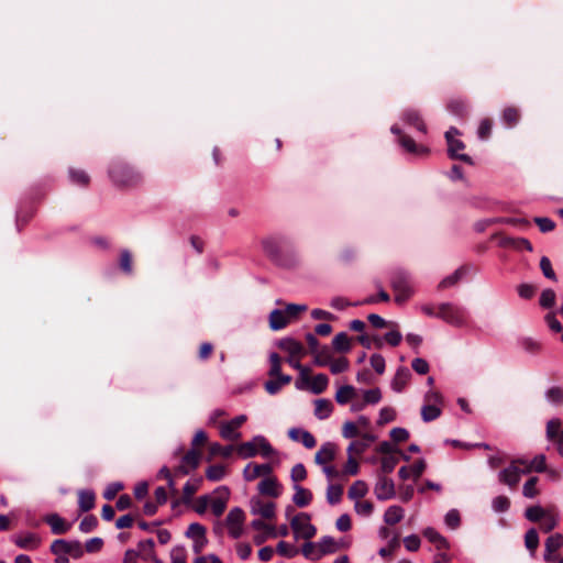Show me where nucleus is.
I'll return each instance as SVG.
<instances>
[{
    "label": "nucleus",
    "instance_id": "nucleus-3",
    "mask_svg": "<svg viewBox=\"0 0 563 563\" xmlns=\"http://www.w3.org/2000/svg\"><path fill=\"white\" fill-rule=\"evenodd\" d=\"M51 552L56 556L55 563H69L70 555L74 559H80L84 555V548L79 540H54L49 548Z\"/></svg>",
    "mask_w": 563,
    "mask_h": 563
},
{
    "label": "nucleus",
    "instance_id": "nucleus-15",
    "mask_svg": "<svg viewBox=\"0 0 563 563\" xmlns=\"http://www.w3.org/2000/svg\"><path fill=\"white\" fill-rule=\"evenodd\" d=\"M275 504L272 501L262 503L260 499L251 500V511L253 515H261L265 519L275 517Z\"/></svg>",
    "mask_w": 563,
    "mask_h": 563
},
{
    "label": "nucleus",
    "instance_id": "nucleus-54",
    "mask_svg": "<svg viewBox=\"0 0 563 563\" xmlns=\"http://www.w3.org/2000/svg\"><path fill=\"white\" fill-rule=\"evenodd\" d=\"M555 292L554 290L548 288V289H544L542 292H541V296H540V299H539V303L542 308L544 309H550L554 306L555 303Z\"/></svg>",
    "mask_w": 563,
    "mask_h": 563
},
{
    "label": "nucleus",
    "instance_id": "nucleus-23",
    "mask_svg": "<svg viewBox=\"0 0 563 563\" xmlns=\"http://www.w3.org/2000/svg\"><path fill=\"white\" fill-rule=\"evenodd\" d=\"M518 462H520V465H522L525 468H528L529 473L532 471L542 473L547 468L544 454L536 455L531 461L526 459H518Z\"/></svg>",
    "mask_w": 563,
    "mask_h": 563
},
{
    "label": "nucleus",
    "instance_id": "nucleus-4",
    "mask_svg": "<svg viewBox=\"0 0 563 563\" xmlns=\"http://www.w3.org/2000/svg\"><path fill=\"white\" fill-rule=\"evenodd\" d=\"M390 286L395 291V300L398 303L407 301L413 294L410 275L401 268L391 272Z\"/></svg>",
    "mask_w": 563,
    "mask_h": 563
},
{
    "label": "nucleus",
    "instance_id": "nucleus-53",
    "mask_svg": "<svg viewBox=\"0 0 563 563\" xmlns=\"http://www.w3.org/2000/svg\"><path fill=\"white\" fill-rule=\"evenodd\" d=\"M464 275L463 268H457L451 275L444 277L440 284L439 288L444 289L454 286Z\"/></svg>",
    "mask_w": 563,
    "mask_h": 563
},
{
    "label": "nucleus",
    "instance_id": "nucleus-31",
    "mask_svg": "<svg viewBox=\"0 0 563 563\" xmlns=\"http://www.w3.org/2000/svg\"><path fill=\"white\" fill-rule=\"evenodd\" d=\"M423 536L431 543H434L438 549H446L449 547L446 539L442 537L434 528H426L423 531Z\"/></svg>",
    "mask_w": 563,
    "mask_h": 563
},
{
    "label": "nucleus",
    "instance_id": "nucleus-20",
    "mask_svg": "<svg viewBox=\"0 0 563 563\" xmlns=\"http://www.w3.org/2000/svg\"><path fill=\"white\" fill-rule=\"evenodd\" d=\"M278 346L283 351L287 352L289 356H300L305 353L303 345L292 338H284L279 340Z\"/></svg>",
    "mask_w": 563,
    "mask_h": 563
},
{
    "label": "nucleus",
    "instance_id": "nucleus-63",
    "mask_svg": "<svg viewBox=\"0 0 563 563\" xmlns=\"http://www.w3.org/2000/svg\"><path fill=\"white\" fill-rule=\"evenodd\" d=\"M503 120L508 126H514L519 120V111L509 107L504 110Z\"/></svg>",
    "mask_w": 563,
    "mask_h": 563
},
{
    "label": "nucleus",
    "instance_id": "nucleus-16",
    "mask_svg": "<svg viewBox=\"0 0 563 563\" xmlns=\"http://www.w3.org/2000/svg\"><path fill=\"white\" fill-rule=\"evenodd\" d=\"M411 378L409 368L401 366L396 371L394 378L391 379V389L396 393H401L406 388L408 382Z\"/></svg>",
    "mask_w": 563,
    "mask_h": 563
},
{
    "label": "nucleus",
    "instance_id": "nucleus-48",
    "mask_svg": "<svg viewBox=\"0 0 563 563\" xmlns=\"http://www.w3.org/2000/svg\"><path fill=\"white\" fill-rule=\"evenodd\" d=\"M538 482V477L532 476L523 484L522 495L526 498H534L539 494V490L537 488Z\"/></svg>",
    "mask_w": 563,
    "mask_h": 563
},
{
    "label": "nucleus",
    "instance_id": "nucleus-6",
    "mask_svg": "<svg viewBox=\"0 0 563 563\" xmlns=\"http://www.w3.org/2000/svg\"><path fill=\"white\" fill-rule=\"evenodd\" d=\"M527 474H529V470L520 465V462L516 459L508 467L498 473V481L512 488L519 483L521 476Z\"/></svg>",
    "mask_w": 563,
    "mask_h": 563
},
{
    "label": "nucleus",
    "instance_id": "nucleus-18",
    "mask_svg": "<svg viewBox=\"0 0 563 563\" xmlns=\"http://www.w3.org/2000/svg\"><path fill=\"white\" fill-rule=\"evenodd\" d=\"M448 143V153L449 156L453 159H461L470 165L473 164V159L467 154H459L457 151H462L465 145L462 141L452 139L450 141H446Z\"/></svg>",
    "mask_w": 563,
    "mask_h": 563
},
{
    "label": "nucleus",
    "instance_id": "nucleus-27",
    "mask_svg": "<svg viewBox=\"0 0 563 563\" xmlns=\"http://www.w3.org/2000/svg\"><path fill=\"white\" fill-rule=\"evenodd\" d=\"M288 321L286 311L274 309L269 314V327L274 331L284 329Z\"/></svg>",
    "mask_w": 563,
    "mask_h": 563
},
{
    "label": "nucleus",
    "instance_id": "nucleus-64",
    "mask_svg": "<svg viewBox=\"0 0 563 563\" xmlns=\"http://www.w3.org/2000/svg\"><path fill=\"white\" fill-rule=\"evenodd\" d=\"M519 345L528 353H537L540 350V343L532 338H521Z\"/></svg>",
    "mask_w": 563,
    "mask_h": 563
},
{
    "label": "nucleus",
    "instance_id": "nucleus-32",
    "mask_svg": "<svg viewBox=\"0 0 563 563\" xmlns=\"http://www.w3.org/2000/svg\"><path fill=\"white\" fill-rule=\"evenodd\" d=\"M238 454L242 459H251L258 454L257 442L254 441V438L251 441L243 442L236 448Z\"/></svg>",
    "mask_w": 563,
    "mask_h": 563
},
{
    "label": "nucleus",
    "instance_id": "nucleus-44",
    "mask_svg": "<svg viewBox=\"0 0 563 563\" xmlns=\"http://www.w3.org/2000/svg\"><path fill=\"white\" fill-rule=\"evenodd\" d=\"M121 271L126 274L131 275L133 272L132 267V254L129 250L124 249L120 253V262H119Z\"/></svg>",
    "mask_w": 563,
    "mask_h": 563
},
{
    "label": "nucleus",
    "instance_id": "nucleus-22",
    "mask_svg": "<svg viewBox=\"0 0 563 563\" xmlns=\"http://www.w3.org/2000/svg\"><path fill=\"white\" fill-rule=\"evenodd\" d=\"M295 494L292 501L296 506L302 508L307 507L312 500V494L309 489L303 488L299 484H294Z\"/></svg>",
    "mask_w": 563,
    "mask_h": 563
},
{
    "label": "nucleus",
    "instance_id": "nucleus-40",
    "mask_svg": "<svg viewBox=\"0 0 563 563\" xmlns=\"http://www.w3.org/2000/svg\"><path fill=\"white\" fill-rule=\"evenodd\" d=\"M559 523V517L558 515L548 511L547 515L542 518L540 521V529L541 531L548 533L551 532Z\"/></svg>",
    "mask_w": 563,
    "mask_h": 563
},
{
    "label": "nucleus",
    "instance_id": "nucleus-11",
    "mask_svg": "<svg viewBox=\"0 0 563 563\" xmlns=\"http://www.w3.org/2000/svg\"><path fill=\"white\" fill-rule=\"evenodd\" d=\"M374 494L378 500H388L395 497V485L393 479L387 478L386 476H379L375 487Z\"/></svg>",
    "mask_w": 563,
    "mask_h": 563
},
{
    "label": "nucleus",
    "instance_id": "nucleus-21",
    "mask_svg": "<svg viewBox=\"0 0 563 563\" xmlns=\"http://www.w3.org/2000/svg\"><path fill=\"white\" fill-rule=\"evenodd\" d=\"M399 144L409 153L416 154L419 156H424L429 153V148L423 145H418L416 142L408 135L404 134L399 137Z\"/></svg>",
    "mask_w": 563,
    "mask_h": 563
},
{
    "label": "nucleus",
    "instance_id": "nucleus-37",
    "mask_svg": "<svg viewBox=\"0 0 563 563\" xmlns=\"http://www.w3.org/2000/svg\"><path fill=\"white\" fill-rule=\"evenodd\" d=\"M441 409L435 404L423 405L421 408V418L424 422H431L441 416Z\"/></svg>",
    "mask_w": 563,
    "mask_h": 563
},
{
    "label": "nucleus",
    "instance_id": "nucleus-50",
    "mask_svg": "<svg viewBox=\"0 0 563 563\" xmlns=\"http://www.w3.org/2000/svg\"><path fill=\"white\" fill-rule=\"evenodd\" d=\"M540 269L545 278L556 282V274L552 267V263L548 256H542L540 260Z\"/></svg>",
    "mask_w": 563,
    "mask_h": 563
},
{
    "label": "nucleus",
    "instance_id": "nucleus-35",
    "mask_svg": "<svg viewBox=\"0 0 563 563\" xmlns=\"http://www.w3.org/2000/svg\"><path fill=\"white\" fill-rule=\"evenodd\" d=\"M329 378L325 374H317L312 377L310 390L314 395L322 394L328 387Z\"/></svg>",
    "mask_w": 563,
    "mask_h": 563
},
{
    "label": "nucleus",
    "instance_id": "nucleus-36",
    "mask_svg": "<svg viewBox=\"0 0 563 563\" xmlns=\"http://www.w3.org/2000/svg\"><path fill=\"white\" fill-rule=\"evenodd\" d=\"M539 542L538 531L534 528L529 529L525 534V545L532 556L536 554Z\"/></svg>",
    "mask_w": 563,
    "mask_h": 563
},
{
    "label": "nucleus",
    "instance_id": "nucleus-29",
    "mask_svg": "<svg viewBox=\"0 0 563 563\" xmlns=\"http://www.w3.org/2000/svg\"><path fill=\"white\" fill-rule=\"evenodd\" d=\"M318 550L321 558L322 555L335 553L339 550V544L331 536H324L318 542Z\"/></svg>",
    "mask_w": 563,
    "mask_h": 563
},
{
    "label": "nucleus",
    "instance_id": "nucleus-30",
    "mask_svg": "<svg viewBox=\"0 0 563 563\" xmlns=\"http://www.w3.org/2000/svg\"><path fill=\"white\" fill-rule=\"evenodd\" d=\"M404 515H405V510L402 509V507L393 505L386 509V511L384 514V521L387 525L393 526V525H396L399 521H401V519L404 518Z\"/></svg>",
    "mask_w": 563,
    "mask_h": 563
},
{
    "label": "nucleus",
    "instance_id": "nucleus-9",
    "mask_svg": "<svg viewBox=\"0 0 563 563\" xmlns=\"http://www.w3.org/2000/svg\"><path fill=\"white\" fill-rule=\"evenodd\" d=\"M41 538L34 532H21L12 537V542L20 549L33 551L41 545Z\"/></svg>",
    "mask_w": 563,
    "mask_h": 563
},
{
    "label": "nucleus",
    "instance_id": "nucleus-28",
    "mask_svg": "<svg viewBox=\"0 0 563 563\" xmlns=\"http://www.w3.org/2000/svg\"><path fill=\"white\" fill-rule=\"evenodd\" d=\"M332 410L333 405L330 400L321 398L314 401V416L319 420L328 419L332 413Z\"/></svg>",
    "mask_w": 563,
    "mask_h": 563
},
{
    "label": "nucleus",
    "instance_id": "nucleus-45",
    "mask_svg": "<svg viewBox=\"0 0 563 563\" xmlns=\"http://www.w3.org/2000/svg\"><path fill=\"white\" fill-rule=\"evenodd\" d=\"M343 489L340 485L330 484L327 488V500L330 505H336L341 501Z\"/></svg>",
    "mask_w": 563,
    "mask_h": 563
},
{
    "label": "nucleus",
    "instance_id": "nucleus-49",
    "mask_svg": "<svg viewBox=\"0 0 563 563\" xmlns=\"http://www.w3.org/2000/svg\"><path fill=\"white\" fill-rule=\"evenodd\" d=\"M225 475V468L222 465H211L206 471V477L211 482L221 481Z\"/></svg>",
    "mask_w": 563,
    "mask_h": 563
},
{
    "label": "nucleus",
    "instance_id": "nucleus-17",
    "mask_svg": "<svg viewBox=\"0 0 563 563\" xmlns=\"http://www.w3.org/2000/svg\"><path fill=\"white\" fill-rule=\"evenodd\" d=\"M336 446L332 442H325L321 445L314 456V461L318 465H325L335 457Z\"/></svg>",
    "mask_w": 563,
    "mask_h": 563
},
{
    "label": "nucleus",
    "instance_id": "nucleus-56",
    "mask_svg": "<svg viewBox=\"0 0 563 563\" xmlns=\"http://www.w3.org/2000/svg\"><path fill=\"white\" fill-rule=\"evenodd\" d=\"M172 563H187V551L184 545H175L170 551Z\"/></svg>",
    "mask_w": 563,
    "mask_h": 563
},
{
    "label": "nucleus",
    "instance_id": "nucleus-51",
    "mask_svg": "<svg viewBox=\"0 0 563 563\" xmlns=\"http://www.w3.org/2000/svg\"><path fill=\"white\" fill-rule=\"evenodd\" d=\"M206 528L199 522L189 525L185 536L191 540L200 539L206 536Z\"/></svg>",
    "mask_w": 563,
    "mask_h": 563
},
{
    "label": "nucleus",
    "instance_id": "nucleus-24",
    "mask_svg": "<svg viewBox=\"0 0 563 563\" xmlns=\"http://www.w3.org/2000/svg\"><path fill=\"white\" fill-rule=\"evenodd\" d=\"M96 495L91 489H81L78 492V506L80 511L87 512L95 507Z\"/></svg>",
    "mask_w": 563,
    "mask_h": 563
},
{
    "label": "nucleus",
    "instance_id": "nucleus-57",
    "mask_svg": "<svg viewBox=\"0 0 563 563\" xmlns=\"http://www.w3.org/2000/svg\"><path fill=\"white\" fill-rule=\"evenodd\" d=\"M448 110L456 117H464L467 113V106L462 100H452L448 104Z\"/></svg>",
    "mask_w": 563,
    "mask_h": 563
},
{
    "label": "nucleus",
    "instance_id": "nucleus-42",
    "mask_svg": "<svg viewBox=\"0 0 563 563\" xmlns=\"http://www.w3.org/2000/svg\"><path fill=\"white\" fill-rule=\"evenodd\" d=\"M202 482V478H196L194 482L188 481L184 485L183 493H184V503L188 504L191 500L192 495L199 489V486Z\"/></svg>",
    "mask_w": 563,
    "mask_h": 563
},
{
    "label": "nucleus",
    "instance_id": "nucleus-25",
    "mask_svg": "<svg viewBox=\"0 0 563 563\" xmlns=\"http://www.w3.org/2000/svg\"><path fill=\"white\" fill-rule=\"evenodd\" d=\"M357 395V390L352 385H343L341 386L335 394V401L339 405H346L352 401Z\"/></svg>",
    "mask_w": 563,
    "mask_h": 563
},
{
    "label": "nucleus",
    "instance_id": "nucleus-26",
    "mask_svg": "<svg viewBox=\"0 0 563 563\" xmlns=\"http://www.w3.org/2000/svg\"><path fill=\"white\" fill-rule=\"evenodd\" d=\"M402 119L406 123L413 125L419 132L423 134L427 133V126L421 120L418 111L408 109L404 112Z\"/></svg>",
    "mask_w": 563,
    "mask_h": 563
},
{
    "label": "nucleus",
    "instance_id": "nucleus-8",
    "mask_svg": "<svg viewBox=\"0 0 563 563\" xmlns=\"http://www.w3.org/2000/svg\"><path fill=\"white\" fill-rule=\"evenodd\" d=\"M246 421L245 415L236 416L220 427V435L225 440L236 441L240 439L241 433L236 431Z\"/></svg>",
    "mask_w": 563,
    "mask_h": 563
},
{
    "label": "nucleus",
    "instance_id": "nucleus-41",
    "mask_svg": "<svg viewBox=\"0 0 563 563\" xmlns=\"http://www.w3.org/2000/svg\"><path fill=\"white\" fill-rule=\"evenodd\" d=\"M563 548V534L554 533L551 534L544 542V550L548 552H556Z\"/></svg>",
    "mask_w": 563,
    "mask_h": 563
},
{
    "label": "nucleus",
    "instance_id": "nucleus-46",
    "mask_svg": "<svg viewBox=\"0 0 563 563\" xmlns=\"http://www.w3.org/2000/svg\"><path fill=\"white\" fill-rule=\"evenodd\" d=\"M547 400L555 406L563 404V389L561 387H551L545 391Z\"/></svg>",
    "mask_w": 563,
    "mask_h": 563
},
{
    "label": "nucleus",
    "instance_id": "nucleus-52",
    "mask_svg": "<svg viewBox=\"0 0 563 563\" xmlns=\"http://www.w3.org/2000/svg\"><path fill=\"white\" fill-rule=\"evenodd\" d=\"M382 400V391L378 387L363 391V401L365 405H376Z\"/></svg>",
    "mask_w": 563,
    "mask_h": 563
},
{
    "label": "nucleus",
    "instance_id": "nucleus-1",
    "mask_svg": "<svg viewBox=\"0 0 563 563\" xmlns=\"http://www.w3.org/2000/svg\"><path fill=\"white\" fill-rule=\"evenodd\" d=\"M264 253L276 264L285 265L284 251L292 246L291 239L282 233H274L261 241Z\"/></svg>",
    "mask_w": 563,
    "mask_h": 563
},
{
    "label": "nucleus",
    "instance_id": "nucleus-59",
    "mask_svg": "<svg viewBox=\"0 0 563 563\" xmlns=\"http://www.w3.org/2000/svg\"><path fill=\"white\" fill-rule=\"evenodd\" d=\"M560 419H551L547 423V437L549 440H556L561 431Z\"/></svg>",
    "mask_w": 563,
    "mask_h": 563
},
{
    "label": "nucleus",
    "instance_id": "nucleus-10",
    "mask_svg": "<svg viewBox=\"0 0 563 563\" xmlns=\"http://www.w3.org/2000/svg\"><path fill=\"white\" fill-rule=\"evenodd\" d=\"M200 462L199 453L191 449L181 459L180 464L175 468L176 475H188L191 471L196 470Z\"/></svg>",
    "mask_w": 563,
    "mask_h": 563
},
{
    "label": "nucleus",
    "instance_id": "nucleus-55",
    "mask_svg": "<svg viewBox=\"0 0 563 563\" xmlns=\"http://www.w3.org/2000/svg\"><path fill=\"white\" fill-rule=\"evenodd\" d=\"M98 526V519L93 515H88L82 518L79 523V530L84 533H89L93 531Z\"/></svg>",
    "mask_w": 563,
    "mask_h": 563
},
{
    "label": "nucleus",
    "instance_id": "nucleus-33",
    "mask_svg": "<svg viewBox=\"0 0 563 563\" xmlns=\"http://www.w3.org/2000/svg\"><path fill=\"white\" fill-rule=\"evenodd\" d=\"M245 520V512L240 507L232 508L225 518V523L228 527L231 526H243Z\"/></svg>",
    "mask_w": 563,
    "mask_h": 563
},
{
    "label": "nucleus",
    "instance_id": "nucleus-60",
    "mask_svg": "<svg viewBox=\"0 0 563 563\" xmlns=\"http://www.w3.org/2000/svg\"><path fill=\"white\" fill-rule=\"evenodd\" d=\"M307 477V471L302 463L294 465L290 472V478L295 484L305 481Z\"/></svg>",
    "mask_w": 563,
    "mask_h": 563
},
{
    "label": "nucleus",
    "instance_id": "nucleus-13",
    "mask_svg": "<svg viewBox=\"0 0 563 563\" xmlns=\"http://www.w3.org/2000/svg\"><path fill=\"white\" fill-rule=\"evenodd\" d=\"M288 437L295 442H301L306 449H312L316 446V438L307 430L301 428H291L288 430Z\"/></svg>",
    "mask_w": 563,
    "mask_h": 563
},
{
    "label": "nucleus",
    "instance_id": "nucleus-38",
    "mask_svg": "<svg viewBox=\"0 0 563 563\" xmlns=\"http://www.w3.org/2000/svg\"><path fill=\"white\" fill-rule=\"evenodd\" d=\"M368 492V487L364 481L354 482L349 488V498L350 499H360L363 498Z\"/></svg>",
    "mask_w": 563,
    "mask_h": 563
},
{
    "label": "nucleus",
    "instance_id": "nucleus-12",
    "mask_svg": "<svg viewBox=\"0 0 563 563\" xmlns=\"http://www.w3.org/2000/svg\"><path fill=\"white\" fill-rule=\"evenodd\" d=\"M273 473V467L269 463L264 464H253L249 463L244 471L243 477L246 482H252L256 479L258 476H269Z\"/></svg>",
    "mask_w": 563,
    "mask_h": 563
},
{
    "label": "nucleus",
    "instance_id": "nucleus-43",
    "mask_svg": "<svg viewBox=\"0 0 563 563\" xmlns=\"http://www.w3.org/2000/svg\"><path fill=\"white\" fill-rule=\"evenodd\" d=\"M547 512L541 506H531L526 509L525 517L531 522H540Z\"/></svg>",
    "mask_w": 563,
    "mask_h": 563
},
{
    "label": "nucleus",
    "instance_id": "nucleus-5",
    "mask_svg": "<svg viewBox=\"0 0 563 563\" xmlns=\"http://www.w3.org/2000/svg\"><path fill=\"white\" fill-rule=\"evenodd\" d=\"M437 318H441L450 324L461 327L466 322V313L463 308L445 302L439 306Z\"/></svg>",
    "mask_w": 563,
    "mask_h": 563
},
{
    "label": "nucleus",
    "instance_id": "nucleus-2",
    "mask_svg": "<svg viewBox=\"0 0 563 563\" xmlns=\"http://www.w3.org/2000/svg\"><path fill=\"white\" fill-rule=\"evenodd\" d=\"M108 174L115 186L122 187L134 186L142 179L140 173L121 161H113L109 166Z\"/></svg>",
    "mask_w": 563,
    "mask_h": 563
},
{
    "label": "nucleus",
    "instance_id": "nucleus-7",
    "mask_svg": "<svg viewBox=\"0 0 563 563\" xmlns=\"http://www.w3.org/2000/svg\"><path fill=\"white\" fill-rule=\"evenodd\" d=\"M310 516L306 512H300L296 515L291 521L290 527L294 530V532L303 538V539H311L316 532V527L310 522Z\"/></svg>",
    "mask_w": 563,
    "mask_h": 563
},
{
    "label": "nucleus",
    "instance_id": "nucleus-47",
    "mask_svg": "<svg viewBox=\"0 0 563 563\" xmlns=\"http://www.w3.org/2000/svg\"><path fill=\"white\" fill-rule=\"evenodd\" d=\"M69 178L74 184H77L79 186H87L89 184V176L85 170L81 169H69Z\"/></svg>",
    "mask_w": 563,
    "mask_h": 563
},
{
    "label": "nucleus",
    "instance_id": "nucleus-61",
    "mask_svg": "<svg viewBox=\"0 0 563 563\" xmlns=\"http://www.w3.org/2000/svg\"><path fill=\"white\" fill-rule=\"evenodd\" d=\"M510 507V500L506 496H497L492 501V508L495 512H505Z\"/></svg>",
    "mask_w": 563,
    "mask_h": 563
},
{
    "label": "nucleus",
    "instance_id": "nucleus-39",
    "mask_svg": "<svg viewBox=\"0 0 563 563\" xmlns=\"http://www.w3.org/2000/svg\"><path fill=\"white\" fill-rule=\"evenodd\" d=\"M254 441L257 442V450L258 453L263 457H269L272 454L275 453L274 448L271 445V443L267 441V439L264 435H255Z\"/></svg>",
    "mask_w": 563,
    "mask_h": 563
},
{
    "label": "nucleus",
    "instance_id": "nucleus-19",
    "mask_svg": "<svg viewBox=\"0 0 563 563\" xmlns=\"http://www.w3.org/2000/svg\"><path fill=\"white\" fill-rule=\"evenodd\" d=\"M257 489L262 495L274 497V498L278 497L280 494L279 485L275 477H266V478L262 479L258 483Z\"/></svg>",
    "mask_w": 563,
    "mask_h": 563
},
{
    "label": "nucleus",
    "instance_id": "nucleus-58",
    "mask_svg": "<svg viewBox=\"0 0 563 563\" xmlns=\"http://www.w3.org/2000/svg\"><path fill=\"white\" fill-rule=\"evenodd\" d=\"M328 365L332 374H340L349 368V360L346 357H339L330 361Z\"/></svg>",
    "mask_w": 563,
    "mask_h": 563
},
{
    "label": "nucleus",
    "instance_id": "nucleus-62",
    "mask_svg": "<svg viewBox=\"0 0 563 563\" xmlns=\"http://www.w3.org/2000/svg\"><path fill=\"white\" fill-rule=\"evenodd\" d=\"M276 551L279 555L285 558H292L298 553V550L286 541H279Z\"/></svg>",
    "mask_w": 563,
    "mask_h": 563
},
{
    "label": "nucleus",
    "instance_id": "nucleus-14",
    "mask_svg": "<svg viewBox=\"0 0 563 563\" xmlns=\"http://www.w3.org/2000/svg\"><path fill=\"white\" fill-rule=\"evenodd\" d=\"M44 520L51 527L52 533L54 534H64L71 528V523L67 522L58 514L47 515Z\"/></svg>",
    "mask_w": 563,
    "mask_h": 563
},
{
    "label": "nucleus",
    "instance_id": "nucleus-34",
    "mask_svg": "<svg viewBox=\"0 0 563 563\" xmlns=\"http://www.w3.org/2000/svg\"><path fill=\"white\" fill-rule=\"evenodd\" d=\"M332 346L335 351L346 353L351 350V343L345 332L338 333L332 340Z\"/></svg>",
    "mask_w": 563,
    "mask_h": 563
}]
</instances>
